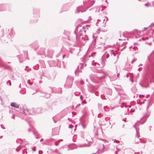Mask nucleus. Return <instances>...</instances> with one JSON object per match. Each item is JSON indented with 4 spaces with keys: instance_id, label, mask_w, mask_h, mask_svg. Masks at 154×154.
Listing matches in <instances>:
<instances>
[{
    "instance_id": "nucleus-1",
    "label": "nucleus",
    "mask_w": 154,
    "mask_h": 154,
    "mask_svg": "<svg viewBox=\"0 0 154 154\" xmlns=\"http://www.w3.org/2000/svg\"><path fill=\"white\" fill-rule=\"evenodd\" d=\"M95 1L94 0H92L91 2L92 4L91 5L90 3V1H86L83 2V6H79L77 8L76 11H75V13H79L80 12L82 13L86 11V9H88L89 7L92 6V5L94 3Z\"/></svg>"
},
{
    "instance_id": "nucleus-2",
    "label": "nucleus",
    "mask_w": 154,
    "mask_h": 154,
    "mask_svg": "<svg viewBox=\"0 0 154 154\" xmlns=\"http://www.w3.org/2000/svg\"><path fill=\"white\" fill-rule=\"evenodd\" d=\"M40 17L39 9L34 8L33 11V17L30 20V22L32 23L37 22L38 20Z\"/></svg>"
},
{
    "instance_id": "nucleus-3",
    "label": "nucleus",
    "mask_w": 154,
    "mask_h": 154,
    "mask_svg": "<svg viewBox=\"0 0 154 154\" xmlns=\"http://www.w3.org/2000/svg\"><path fill=\"white\" fill-rule=\"evenodd\" d=\"M47 107L45 109H44L43 108H42L41 107H38L37 108H32L31 109V111L32 112V115H35L36 114H39L40 113H42L43 112V110H47L49 107L46 105Z\"/></svg>"
},
{
    "instance_id": "nucleus-4",
    "label": "nucleus",
    "mask_w": 154,
    "mask_h": 154,
    "mask_svg": "<svg viewBox=\"0 0 154 154\" xmlns=\"http://www.w3.org/2000/svg\"><path fill=\"white\" fill-rule=\"evenodd\" d=\"M11 10V5L8 3L0 4V12L10 11Z\"/></svg>"
},
{
    "instance_id": "nucleus-5",
    "label": "nucleus",
    "mask_w": 154,
    "mask_h": 154,
    "mask_svg": "<svg viewBox=\"0 0 154 154\" xmlns=\"http://www.w3.org/2000/svg\"><path fill=\"white\" fill-rule=\"evenodd\" d=\"M20 112L21 113L24 114L25 115H32V112L31 109L29 110L28 109L23 106H20Z\"/></svg>"
},
{
    "instance_id": "nucleus-6",
    "label": "nucleus",
    "mask_w": 154,
    "mask_h": 154,
    "mask_svg": "<svg viewBox=\"0 0 154 154\" xmlns=\"http://www.w3.org/2000/svg\"><path fill=\"white\" fill-rule=\"evenodd\" d=\"M75 41L77 42L82 41H82H83L85 42H86V41L88 40V36L86 35H85L84 36H80L79 38L75 35Z\"/></svg>"
},
{
    "instance_id": "nucleus-7",
    "label": "nucleus",
    "mask_w": 154,
    "mask_h": 154,
    "mask_svg": "<svg viewBox=\"0 0 154 154\" xmlns=\"http://www.w3.org/2000/svg\"><path fill=\"white\" fill-rule=\"evenodd\" d=\"M8 35L7 36L8 39L6 41H8L10 40V38H13L14 36V32L13 29H8L7 32Z\"/></svg>"
},
{
    "instance_id": "nucleus-8",
    "label": "nucleus",
    "mask_w": 154,
    "mask_h": 154,
    "mask_svg": "<svg viewBox=\"0 0 154 154\" xmlns=\"http://www.w3.org/2000/svg\"><path fill=\"white\" fill-rule=\"evenodd\" d=\"M49 88L51 90V91L53 93L61 94L62 92V88H55V87L53 88Z\"/></svg>"
},
{
    "instance_id": "nucleus-9",
    "label": "nucleus",
    "mask_w": 154,
    "mask_h": 154,
    "mask_svg": "<svg viewBox=\"0 0 154 154\" xmlns=\"http://www.w3.org/2000/svg\"><path fill=\"white\" fill-rule=\"evenodd\" d=\"M61 115L60 114H58L56 116L53 117L52 119L54 121V123L57 122V121L59 120L61 118Z\"/></svg>"
},
{
    "instance_id": "nucleus-10",
    "label": "nucleus",
    "mask_w": 154,
    "mask_h": 154,
    "mask_svg": "<svg viewBox=\"0 0 154 154\" xmlns=\"http://www.w3.org/2000/svg\"><path fill=\"white\" fill-rule=\"evenodd\" d=\"M72 83L66 81L65 84L64 85V87L66 88H71L72 85Z\"/></svg>"
},
{
    "instance_id": "nucleus-11",
    "label": "nucleus",
    "mask_w": 154,
    "mask_h": 154,
    "mask_svg": "<svg viewBox=\"0 0 154 154\" xmlns=\"http://www.w3.org/2000/svg\"><path fill=\"white\" fill-rule=\"evenodd\" d=\"M53 53V50H48L47 52L48 57L50 58H52Z\"/></svg>"
},
{
    "instance_id": "nucleus-12",
    "label": "nucleus",
    "mask_w": 154,
    "mask_h": 154,
    "mask_svg": "<svg viewBox=\"0 0 154 154\" xmlns=\"http://www.w3.org/2000/svg\"><path fill=\"white\" fill-rule=\"evenodd\" d=\"M11 106L13 107L18 108L20 107L19 105L14 102H12L11 104Z\"/></svg>"
},
{
    "instance_id": "nucleus-13",
    "label": "nucleus",
    "mask_w": 154,
    "mask_h": 154,
    "mask_svg": "<svg viewBox=\"0 0 154 154\" xmlns=\"http://www.w3.org/2000/svg\"><path fill=\"white\" fill-rule=\"evenodd\" d=\"M74 79L73 78L72 76H68L66 79V81L69 82H72Z\"/></svg>"
},
{
    "instance_id": "nucleus-14",
    "label": "nucleus",
    "mask_w": 154,
    "mask_h": 154,
    "mask_svg": "<svg viewBox=\"0 0 154 154\" xmlns=\"http://www.w3.org/2000/svg\"><path fill=\"white\" fill-rule=\"evenodd\" d=\"M63 34L66 37H68L70 34V32L66 30H64L63 32Z\"/></svg>"
},
{
    "instance_id": "nucleus-15",
    "label": "nucleus",
    "mask_w": 154,
    "mask_h": 154,
    "mask_svg": "<svg viewBox=\"0 0 154 154\" xmlns=\"http://www.w3.org/2000/svg\"><path fill=\"white\" fill-rule=\"evenodd\" d=\"M103 109L104 111L106 112H108L109 110V108L107 106H104L103 107Z\"/></svg>"
},
{
    "instance_id": "nucleus-16",
    "label": "nucleus",
    "mask_w": 154,
    "mask_h": 154,
    "mask_svg": "<svg viewBox=\"0 0 154 154\" xmlns=\"http://www.w3.org/2000/svg\"><path fill=\"white\" fill-rule=\"evenodd\" d=\"M115 75H113V76H109V78L110 80L111 81H113L115 80Z\"/></svg>"
},
{
    "instance_id": "nucleus-17",
    "label": "nucleus",
    "mask_w": 154,
    "mask_h": 154,
    "mask_svg": "<svg viewBox=\"0 0 154 154\" xmlns=\"http://www.w3.org/2000/svg\"><path fill=\"white\" fill-rule=\"evenodd\" d=\"M103 25L102 26V27H106V22H105V19H104L103 20Z\"/></svg>"
},
{
    "instance_id": "nucleus-18",
    "label": "nucleus",
    "mask_w": 154,
    "mask_h": 154,
    "mask_svg": "<svg viewBox=\"0 0 154 154\" xmlns=\"http://www.w3.org/2000/svg\"><path fill=\"white\" fill-rule=\"evenodd\" d=\"M98 107L99 109H103V107L102 106L101 104H99L98 105Z\"/></svg>"
},
{
    "instance_id": "nucleus-19",
    "label": "nucleus",
    "mask_w": 154,
    "mask_h": 154,
    "mask_svg": "<svg viewBox=\"0 0 154 154\" xmlns=\"http://www.w3.org/2000/svg\"><path fill=\"white\" fill-rule=\"evenodd\" d=\"M53 139L52 138H50V139H48L45 140V142L46 143H47L48 142L50 141V140H53Z\"/></svg>"
},
{
    "instance_id": "nucleus-20",
    "label": "nucleus",
    "mask_w": 154,
    "mask_h": 154,
    "mask_svg": "<svg viewBox=\"0 0 154 154\" xmlns=\"http://www.w3.org/2000/svg\"><path fill=\"white\" fill-rule=\"evenodd\" d=\"M27 83L29 85H31L32 84L33 82L30 80H29L27 81Z\"/></svg>"
},
{
    "instance_id": "nucleus-21",
    "label": "nucleus",
    "mask_w": 154,
    "mask_h": 154,
    "mask_svg": "<svg viewBox=\"0 0 154 154\" xmlns=\"http://www.w3.org/2000/svg\"><path fill=\"white\" fill-rule=\"evenodd\" d=\"M6 83L8 85H9L10 86L11 85V83L10 80H9Z\"/></svg>"
},
{
    "instance_id": "nucleus-22",
    "label": "nucleus",
    "mask_w": 154,
    "mask_h": 154,
    "mask_svg": "<svg viewBox=\"0 0 154 154\" xmlns=\"http://www.w3.org/2000/svg\"><path fill=\"white\" fill-rule=\"evenodd\" d=\"M103 115V114L101 113H99L98 115V117L100 118Z\"/></svg>"
},
{
    "instance_id": "nucleus-23",
    "label": "nucleus",
    "mask_w": 154,
    "mask_h": 154,
    "mask_svg": "<svg viewBox=\"0 0 154 154\" xmlns=\"http://www.w3.org/2000/svg\"><path fill=\"white\" fill-rule=\"evenodd\" d=\"M110 141H111V142H113V143H115V141H116V139H114V140L113 139H110Z\"/></svg>"
},
{
    "instance_id": "nucleus-24",
    "label": "nucleus",
    "mask_w": 154,
    "mask_h": 154,
    "mask_svg": "<svg viewBox=\"0 0 154 154\" xmlns=\"http://www.w3.org/2000/svg\"><path fill=\"white\" fill-rule=\"evenodd\" d=\"M95 39H94V40H93V41L92 42V44L93 45H95Z\"/></svg>"
},
{
    "instance_id": "nucleus-25",
    "label": "nucleus",
    "mask_w": 154,
    "mask_h": 154,
    "mask_svg": "<svg viewBox=\"0 0 154 154\" xmlns=\"http://www.w3.org/2000/svg\"><path fill=\"white\" fill-rule=\"evenodd\" d=\"M101 31L103 32H105L107 31V29L106 28L103 29H102Z\"/></svg>"
},
{
    "instance_id": "nucleus-26",
    "label": "nucleus",
    "mask_w": 154,
    "mask_h": 154,
    "mask_svg": "<svg viewBox=\"0 0 154 154\" xmlns=\"http://www.w3.org/2000/svg\"><path fill=\"white\" fill-rule=\"evenodd\" d=\"M105 119L106 121H107L108 120H109V121L110 120V118L108 117H107L105 118Z\"/></svg>"
},
{
    "instance_id": "nucleus-27",
    "label": "nucleus",
    "mask_w": 154,
    "mask_h": 154,
    "mask_svg": "<svg viewBox=\"0 0 154 154\" xmlns=\"http://www.w3.org/2000/svg\"><path fill=\"white\" fill-rule=\"evenodd\" d=\"M114 50H111L110 51V54L112 55V53H113V52H114Z\"/></svg>"
},
{
    "instance_id": "nucleus-28",
    "label": "nucleus",
    "mask_w": 154,
    "mask_h": 154,
    "mask_svg": "<svg viewBox=\"0 0 154 154\" xmlns=\"http://www.w3.org/2000/svg\"><path fill=\"white\" fill-rule=\"evenodd\" d=\"M80 83L82 85L84 83V81L82 80H81Z\"/></svg>"
},
{
    "instance_id": "nucleus-29",
    "label": "nucleus",
    "mask_w": 154,
    "mask_h": 154,
    "mask_svg": "<svg viewBox=\"0 0 154 154\" xmlns=\"http://www.w3.org/2000/svg\"><path fill=\"white\" fill-rule=\"evenodd\" d=\"M19 60L20 61V63H21L20 61L22 60V59L21 57V56H20V57H19Z\"/></svg>"
},
{
    "instance_id": "nucleus-30",
    "label": "nucleus",
    "mask_w": 154,
    "mask_h": 154,
    "mask_svg": "<svg viewBox=\"0 0 154 154\" xmlns=\"http://www.w3.org/2000/svg\"><path fill=\"white\" fill-rule=\"evenodd\" d=\"M32 150L34 151H35L36 150V147L35 146H34L32 148Z\"/></svg>"
},
{
    "instance_id": "nucleus-31",
    "label": "nucleus",
    "mask_w": 154,
    "mask_h": 154,
    "mask_svg": "<svg viewBox=\"0 0 154 154\" xmlns=\"http://www.w3.org/2000/svg\"><path fill=\"white\" fill-rule=\"evenodd\" d=\"M73 127V126L72 125H69V128H72Z\"/></svg>"
},
{
    "instance_id": "nucleus-32",
    "label": "nucleus",
    "mask_w": 154,
    "mask_h": 154,
    "mask_svg": "<svg viewBox=\"0 0 154 154\" xmlns=\"http://www.w3.org/2000/svg\"><path fill=\"white\" fill-rule=\"evenodd\" d=\"M21 149V148H20L18 149L17 148L16 149V151H17V152H19Z\"/></svg>"
},
{
    "instance_id": "nucleus-33",
    "label": "nucleus",
    "mask_w": 154,
    "mask_h": 154,
    "mask_svg": "<svg viewBox=\"0 0 154 154\" xmlns=\"http://www.w3.org/2000/svg\"><path fill=\"white\" fill-rule=\"evenodd\" d=\"M55 144L56 146H57L58 145V143L57 141H56L55 143Z\"/></svg>"
},
{
    "instance_id": "nucleus-34",
    "label": "nucleus",
    "mask_w": 154,
    "mask_h": 154,
    "mask_svg": "<svg viewBox=\"0 0 154 154\" xmlns=\"http://www.w3.org/2000/svg\"><path fill=\"white\" fill-rule=\"evenodd\" d=\"M42 152H43L42 151H41V150H39V152H38V154H41L42 153Z\"/></svg>"
},
{
    "instance_id": "nucleus-35",
    "label": "nucleus",
    "mask_w": 154,
    "mask_h": 154,
    "mask_svg": "<svg viewBox=\"0 0 154 154\" xmlns=\"http://www.w3.org/2000/svg\"><path fill=\"white\" fill-rule=\"evenodd\" d=\"M82 103H86V101L85 100L83 101L82 102Z\"/></svg>"
},
{
    "instance_id": "nucleus-36",
    "label": "nucleus",
    "mask_w": 154,
    "mask_h": 154,
    "mask_svg": "<svg viewBox=\"0 0 154 154\" xmlns=\"http://www.w3.org/2000/svg\"><path fill=\"white\" fill-rule=\"evenodd\" d=\"M83 97V96L82 95H81L80 96V98L81 100H82Z\"/></svg>"
},
{
    "instance_id": "nucleus-37",
    "label": "nucleus",
    "mask_w": 154,
    "mask_h": 154,
    "mask_svg": "<svg viewBox=\"0 0 154 154\" xmlns=\"http://www.w3.org/2000/svg\"><path fill=\"white\" fill-rule=\"evenodd\" d=\"M105 17L106 18V20H105V22H106H106L108 20V18L107 17Z\"/></svg>"
},
{
    "instance_id": "nucleus-38",
    "label": "nucleus",
    "mask_w": 154,
    "mask_h": 154,
    "mask_svg": "<svg viewBox=\"0 0 154 154\" xmlns=\"http://www.w3.org/2000/svg\"><path fill=\"white\" fill-rule=\"evenodd\" d=\"M81 104H78L76 106V108H78L80 106Z\"/></svg>"
},
{
    "instance_id": "nucleus-39",
    "label": "nucleus",
    "mask_w": 154,
    "mask_h": 154,
    "mask_svg": "<svg viewBox=\"0 0 154 154\" xmlns=\"http://www.w3.org/2000/svg\"><path fill=\"white\" fill-rule=\"evenodd\" d=\"M82 127L84 128V129H85V128L86 126L83 124H82Z\"/></svg>"
},
{
    "instance_id": "nucleus-40",
    "label": "nucleus",
    "mask_w": 154,
    "mask_h": 154,
    "mask_svg": "<svg viewBox=\"0 0 154 154\" xmlns=\"http://www.w3.org/2000/svg\"><path fill=\"white\" fill-rule=\"evenodd\" d=\"M110 107L111 108V110H112L114 109V108L112 107V105H111L110 106Z\"/></svg>"
},
{
    "instance_id": "nucleus-41",
    "label": "nucleus",
    "mask_w": 154,
    "mask_h": 154,
    "mask_svg": "<svg viewBox=\"0 0 154 154\" xmlns=\"http://www.w3.org/2000/svg\"><path fill=\"white\" fill-rule=\"evenodd\" d=\"M83 28V29L84 30V32H86V30L85 29V26H83V28Z\"/></svg>"
},
{
    "instance_id": "nucleus-42",
    "label": "nucleus",
    "mask_w": 154,
    "mask_h": 154,
    "mask_svg": "<svg viewBox=\"0 0 154 154\" xmlns=\"http://www.w3.org/2000/svg\"><path fill=\"white\" fill-rule=\"evenodd\" d=\"M11 118H13L14 119H15L14 115H13L11 117Z\"/></svg>"
},
{
    "instance_id": "nucleus-43",
    "label": "nucleus",
    "mask_w": 154,
    "mask_h": 154,
    "mask_svg": "<svg viewBox=\"0 0 154 154\" xmlns=\"http://www.w3.org/2000/svg\"><path fill=\"white\" fill-rule=\"evenodd\" d=\"M106 58H108L109 57V55L108 54H107L106 56Z\"/></svg>"
},
{
    "instance_id": "nucleus-44",
    "label": "nucleus",
    "mask_w": 154,
    "mask_h": 154,
    "mask_svg": "<svg viewBox=\"0 0 154 154\" xmlns=\"http://www.w3.org/2000/svg\"><path fill=\"white\" fill-rule=\"evenodd\" d=\"M28 131L29 132H31V130L30 128H29L28 129Z\"/></svg>"
},
{
    "instance_id": "nucleus-45",
    "label": "nucleus",
    "mask_w": 154,
    "mask_h": 154,
    "mask_svg": "<svg viewBox=\"0 0 154 154\" xmlns=\"http://www.w3.org/2000/svg\"><path fill=\"white\" fill-rule=\"evenodd\" d=\"M112 54H113L114 56H115V54L114 52H113V53H112Z\"/></svg>"
},
{
    "instance_id": "nucleus-46",
    "label": "nucleus",
    "mask_w": 154,
    "mask_h": 154,
    "mask_svg": "<svg viewBox=\"0 0 154 154\" xmlns=\"http://www.w3.org/2000/svg\"><path fill=\"white\" fill-rule=\"evenodd\" d=\"M22 153L23 154H25V151H24V150H23V151Z\"/></svg>"
},
{
    "instance_id": "nucleus-47",
    "label": "nucleus",
    "mask_w": 154,
    "mask_h": 154,
    "mask_svg": "<svg viewBox=\"0 0 154 154\" xmlns=\"http://www.w3.org/2000/svg\"><path fill=\"white\" fill-rule=\"evenodd\" d=\"M18 140H19V139H17V140H16V142H17V143H19V142H18Z\"/></svg>"
},
{
    "instance_id": "nucleus-48",
    "label": "nucleus",
    "mask_w": 154,
    "mask_h": 154,
    "mask_svg": "<svg viewBox=\"0 0 154 154\" xmlns=\"http://www.w3.org/2000/svg\"><path fill=\"white\" fill-rule=\"evenodd\" d=\"M42 83V81H40L39 82V83L40 84H41Z\"/></svg>"
},
{
    "instance_id": "nucleus-49",
    "label": "nucleus",
    "mask_w": 154,
    "mask_h": 154,
    "mask_svg": "<svg viewBox=\"0 0 154 154\" xmlns=\"http://www.w3.org/2000/svg\"><path fill=\"white\" fill-rule=\"evenodd\" d=\"M102 8H106V7L105 6H103Z\"/></svg>"
},
{
    "instance_id": "nucleus-50",
    "label": "nucleus",
    "mask_w": 154,
    "mask_h": 154,
    "mask_svg": "<svg viewBox=\"0 0 154 154\" xmlns=\"http://www.w3.org/2000/svg\"><path fill=\"white\" fill-rule=\"evenodd\" d=\"M1 127H2V129H5V128H3V127L2 126V125H1Z\"/></svg>"
},
{
    "instance_id": "nucleus-51",
    "label": "nucleus",
    "mask_w": 154,
    "mask_h": 154,
    "mask_svg": "<svg viewBox=\"0 0 154 154\" xmlns=\"http://www.w3.org/2000/svg\"><path fill=\"white\" fill-rule=\"evenodd\" d=\"M45 77H46L47 78H48L49 79H51L50 78H48V77H47V76H45Z\"/></svg>"
},
{
    "instance_id": "nucleus-52",
    "label": "nucleus",
    "mask_w": 154,
    "mask_h": 154,
    "mask_svg": "<svg viewBox=\"0 0 154 154\" xmlns=\"http://www.w3.org/2000/svg\"><path fill=\"white\" fill-rule=\"evenodd\" d=\"M43 140V138L41 139L40 140V141L41 142Z\"/></svg>"
},
{
    "instance_id": "nucleus-53",
    "label": "nucleus",
    "mask_w": 154,
    "mask_h": 154,
    "mask_svg": "<svg viewBox=\"0 0 154 154\" xmlns=\"http://www.w3.org/2000/svg\"><path fill=\"white\" fill-rule=\"evenodd\" d=\"M65 54H64V55H63V58H64V57H65Z\"/></svg>"
},
{
    "instance_id": "nucleus-54",
    "label": "nucleus",
    "mask_w": 154,
    "mask_h": 154,
    "mask_svg": "<svg viewBox=\"0 0 154 154\" xmlns=\"http://www.w3.org/2000/svg\"><path fill=\"white\" fill-rule=\"evenodd\" d=\"M55 128L53 129H52V131H53V132L54 131V130H55Z\"/></svg>"
},
{
    "instance_id": "nucleus-55",
    "label": "nucleus",
    "mask_w": 154,
    "mask_h": 154,
    "mask_svg": "<svg viewBox=\"0 0 154 154\" xmlns=\"http://www.w3.org/2000/svg\"><path fill=\"white\" fill-rule=\"evenodd\" d=\"M40 79H42V77H41V76H40Z\"/></svg>"
},
{
    "instance_id": "nucleus-56",
    "label": "nucleus",
    "mask_w": 154,
    "mask_h": 154,
    "mask_svg": "<svg viewBox=\"0 0 154 154\" xmlns=\"http://www.w3.org/2000/svg\"><path fill=\"white\" fill-rule=\"evenodd\" d=\"M2 137V136H0V139H1Z\"/></svg>"
},
{
    "instance_id": "nucleus-57",
    "label": "nucleus",
    "mask_w": 154,
    "mask_h": 154,
    "mask_svg": "<svg viewBox=\"0 0 154 154\" xmlns=\"http://www.w3.org/2000/svg\"><path fill=\"white\" fill-rule=\"evenodd\" d=\"M87 109V107H85V108H84V109Z\"/></svg>"
},
{
    "instance_id": "nucleus-58",
    "label": "nucleus",
    "mask_w": 154,
    "mask_h": 154,
    "mask_svg": "<svg viewBox=\"0 0 154 154\" xmlns=\"http://www.w3.org/2000/svg\"><path fill=\"white\" fill-rule=\"evenodd\" d=\"M119 74H117V76H118V77L119 76Z\"/></svg>"
},
{
    "instance_id": "nucleus-59",
    "label": "nucleus",
    "mask_w": 154,
    "mask_h": 154,
    "mask_svg": "<svg viewBox=\"0 0 154 154\" xmlns=\"http://www.w3.org/2000/svg\"><path fill=\"white\" fill-rule=\"evenodd\" d=\"M19 139V140H22L21 139Z\"/></svg>"
},
{
    "instance_id": "nucleus-60",
    "label": "nucleus",
    "mask_w": 154,
    "mask_h": 154,
    "mask_svg": "<svg viewBox=\"0 0 154 154\" xmlns=\"http://www.w3.org/2000/svg\"><path fill=\"white\" fill-rule=\"evenodd\" d=\"M32 80H35V79H32Z\"/></svg>"
},
{
    "instance_id": "nucleus-61",
    "label": "nucleus",
    "mask_w": 154,
    "mask_h": 154,
    "mask_svg": "<svg viewBox=\"0 0 154 154\" xmlns=\"http://www.w3.org/2000/svg\"><path fill=\"white\" fill-rule=\"evenodd\" d=\"M145 5L146 6H148V5L147 4H145Z\"/></svg>"
},
{
    "instance_id": "nucleus-62",
    "label": "nucleus",
    "mask_w": 154,
    "mask_h": 154,
    "mask_svg": "<svg viewBox=\"0 0 154 154\" xmlns=\"http://www.w3.org/2000/svg\"><path fill=\"white\" fill-rule=\"evenodd\" d=\"M100 20H99V19H98V20H97V22H98L99 21H100Z\"/></svg>"
},
{
    "instance_id": "nucleus-63",
    "label": "nucleus",
    "mask_w": 154,
    "mask_h": 154,
    "mask_svg": "<svg viewBox=\"0 0 154 154\" xmlns=\"http://www.w3.org/2000/svg\"><path fill=\"white\" fill-rule=\"evenodd\" d=\"M79 51H80V50H81V48H79Z\"/></svg>"
},
{
    "instance_id": "nucleus-64",
    "label": "nucleus",
    "mask_w": 154,
    "mask_h": 154,
    "mask_svg": "<svg viewBox=\"0 0 154 154\" xmlns=\"http://www.w3.org/2000/svg\"><path fill=\"white\" fill-rule=\"evenodd\" d=\"M25 153H26V154H27V152L26 151V152H25Z\"/></svg>"
}]
</instances>
